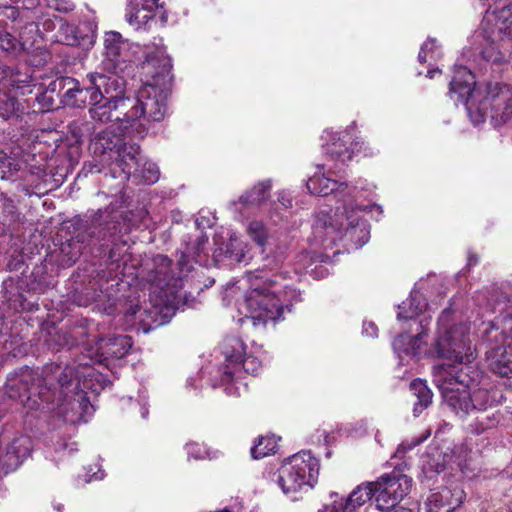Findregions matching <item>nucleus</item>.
I'll return each mask as SVG.
<instances>
[{
  "label": "nucleus",
  "instance_id": "1",
  "mask_svg": "<svg viewBox=\"0 0 512 512\" xmlns=\"http://www.w3.org/2000/svg\"><path fill=\"white\" fill-rule=\"evenodd\" d=\"M433 350L439 358L454 360L433 367V382L444 402L461 417L492 409L497 401L495 391L481 383V372L471 363L474 353L470 345L469 326L452 324L451 312L445 309L438 320Z\"/></svg>",
  "mask_w": 512,
  "mask_h": 512
},
{
  "label": "nucleus",
  "instance_id": "2",
  "mask_svg": "<svg viewBox=\"0 0 512 512\" xmlns=\"http://www.w3.org/2000/svg\"><path fill=\"white\" fill-rule=\"evenodd\" d=\"M94 378L100 383L101 375L88 362L78 365L49 364L44 367V383L47 391H40L44 411H56L64 422L77 424L87 422L93 413V406L87 397L88 390L98 392ZM101 389L102 384H99Z\"/></svg>",
  "mask_w": 512,
  "mask_h": 512
},
{
  "label": "nucleus",
  "instance_id": "3",
  "mask_svg": "<svg viewBox=\"0 0 512 512\" xmlns=\"http://www.w3.org/2000/svg\"><path fill=\"white\" fill-rule=\"evenodd\" d=\"M171 69V59L163 47L157 46L146 53L142 70L148 79L136 97H129L128 108L123 112L122 126L127 133L142 139L152 122L164 119L173 81Z\"/></svg>",
  "mask_w": 512,
  "mask_h": 512
},
{
  "label": "nucleus",
  "instance_id": "4",
  "mask_svg": "<svg viewBox=\"0 0 512 512\" xmlns=\"http://www.w3.org/2000/svg\"><path fill=\"white\" fill-rule=\"evenodd\" d=\"M288 271L256 270L247 274L249 288L242 300L235 305L244 317L241 324L251 323L255 328H265L268 323H275L283 318L294 302L300 300V292L291 286L287 279Z\"/></svg>",
  "mask_w": 512,
  "mask_h": 512
},
{
  "label": "nucleus",
  "instance_id": "5",
  "mask_svg": "<svg viewBox=\"0 0 512 512\" xmlns=\"http://www.w3.org/2000/svg\"><path fill=\"white\" fill-rule=\"evenodd\" d=\"M448 96L455 104L465 105L474 125L489 121L500 128L512 119V85L488 82L476 86L472 65L455 64Z\"/></svg>",
  "mask_w": 512,
  "mask_h": 512
},
{
  "label": "nucleus",
  "instance_id": "6",
  "mask_svg": "<svg viewBox=\"0 0 512 512\" xmlns=\"http://www.w3.org/2000/svg\"><path fill=\"white\" fill-rule=\"evenodd\" d=\"M355 127V122L345 131L334 132L326 129L322 138L326 141L324 153L327 163L318 166V171L311 176L306 187L311 194L328 196L334 194L341 197V206L346 201H354L355 186H349L342 181L347 162L351 161L355 152H363L365 156H372V148L360 138H353L350 129Z\"/></svg>",
  "mask_w": 512,
  "mask_h": 512
},
{
  "label": "nucleus",
  "instance_id": "7",
  "mask_svg": "<svg viewBox=\"0 0 512 512\" xmlns=\"http://www.w3.org/2000/svg\"><path fill=\"white\" fill-rule=\"evenodd\" d=\"M121 213L105 208L95 212L84 228L60 246L61 262L70 266L76 262L86 247L96 248L99 255L107 264L116 265L120 269V262L125 265L130 254L127 241L121 234Z\"/></svg>",
  "mask_w": 512,
  "mask_h": 512
},
{
  "label": "nucleus",
  "instance_id": "8",
  "mask_svg": "<svg viewBox=\"0 0 512 512\" xmlns=\"http://www.w3.org/2000/svg\"><path fill=\"white\" fill-rule=\"evenodd\" d=\"M208 237L205 234L196 237L187 236L178 250L179 258L177 262L178 272L171 269L172 262L166 256L158 254L153 259L154 270L151 275L152 293L159 297L157 305L166 306V309L172 314L175 313V305L178 304L179 294L182 288V279L193 269V264L207 267L211 262L218 264L225 257V244L215 248L212 259L210 260L206 252Z\"/></svg>",
  "mask_w": 512,
  "mask_h": 512
},
{
  "label": "nucleus",
  "instance_id": "9",
  "mask_svg": "<svg viewBox=\"0 0 512 512\" xmlns=\"http://www.w3.org/2000/svg\"><path fill=\"white\" fill-rule=\"evenodd\" d=\"M133 136V133H127L123 128V134L118 135L111 128L99 132L91 138L89 149L93 156L94 164L91 167L92 173H102L106 167L110 169L111 176L117 178L119 173L121 180H130L133 174L138 171L143 157L140 153V147L136 143H131L127 138Z\"/></svg>",
  "mask_w": 512,
  "mask_h": 512
},
{
  "label": "nucleus",
  "instance_id": "10",
  "mask_svg": "<svg viewBox=\"0 0 512 512\" xmlns=\"http://www.w3.org/2000/svg\"><path fill=\"white\" fill-rule=\"evenodd\" d=\"M470 48L464 50L463 57L467 61L475 63L480 70H486L492 66V62L484 57L482 50L489 53L502 50L507 55L512 51V5L493 11H486L481 25L470 37Z\"/></svg>",
  "mask_w": 512,
  "mask_h": 512
},
{
  "label": "nucleus",
  "instance_id": "11",
  "mask_svg": "<svg viewBox=\"0 0 512 512\" xmlns=\"http://www.w3.org/2000/svg\"><path fill=\"white\" fill-rule=\"evenodd\" d=\"M90 329L87 324H76L66 329L57 331L51 338L54 346L58 349H71L82 345L90 358L91 364L99 363L110 367L113 360H120L125 357L132 348V338L127 335H114L107 339H99L96 346L90 345Z\"/></svg>",
  "mask_w": 512,
  "mask_h": 512
},
{
  "label": "nucleus",
  "instance_id": "12",
  "mask_svg": "<svg viewBox=\"0 0 512 512\" xmlns=\"http://www.w3.org/2000/svg\"><path fill=\"white\" fill-rule=\"evenodd\" d=\"M501 316L496 321L483 323L482 332L485 355L490 370L501 376L512 375V313L497 303Z\"/></svg>",
  "mask_w": 512,
  "mask_h": 512
},
{
  "label": "nucleus",
  "instance_id": "13",
  "mask_svg": "<svg viewBox=\"0 0 512 512\" xmlns=\"http://www.w3.org/2000/svg\"><path fill=\"white\" fill-rule=\"evenodd\" d=\"M361 208L354 201L338 206L334 216L320 213L318 223L323 224L326 235H331L332 241L344 240L355 249L361 248L370 238L369 225L361 219Z\"/></svg>",
  "mask_w": 512,
  "mask_h": 512
},
{
  "label": "nucleus",
  "instance_id": "14",
  "mask_svg": "<svg viewBox=\"0 0 512 512\" xmlns=\"http://www.w3.org/2000/svg\"><path fill=\"white\" fill-rule=\"evenodd\" d=\"M319 461L310 451H301L287 459L277 472V483L284 494L293 495L314 487Z\"/></svg>",
  "mask_w": 512,
  "mask_h": 512
},
{
  "label": "nucleus",
  "instance_id": "15",
  "mask_svg": "<svg viewBox=\"0 0 512 512\" xmlns=\"http://www.w3.org/2000/svg\"><path fill=\"white\" fill-rule=\"evenodd\" d=\"M93 85L100 89L101 99H95L89 107L90 117L100 123L112 120V112L120 110L123 114L129 105V97L125 96V81L116 73L109 72L108 78L93 80Z\"/></svg>",
  "mask_w": 512,
  "mask_h": 512
},
{
  "label": "nucleus",
  "instance_id": "16",
  "mask_svg": "<svg viewBox=\"0 0 512 512\" xmlns=\"http://www.w3.org/2000/svg\"><path fill=\"white\" fill-rule=\"evenodd\" d=\"M46 387L44 369L39 376L33 370L26 368L7 377L5 393L10 399L19 401L28 411L44 410L45 401L39 398V392L41 390L46 392Z\"/></svg>",
  "mask_w": 512,
  "mask_h": 512
},
{
  "label": "nucleus",
  "instance_id": "17",
  "mask_svg": "<svg viewBox=\"0 0 512 512\" xmlns=\"http://www.w3.org/2000/svg\"><path fill=\"white\" fill-rule=\"evenodd\" d=\"M98 78H108V73H89L83 80L82 85L74 78L61 77L51 82L49 89L53 92L58 91L59 93L64 90L61 94V102L65 106L82 108L86 105L90 106L97 97L101 99L100 89H97L96 85L92 84L94 82L93 80H98Z\"/></svg>",
  "mask_w": 512,
  "mask_h": 512
},
{
  "label": "nucleus",
  "instance_id": "18",
  "mask_svg": "<svg viewBox=\"0 0 512 512\" xmlns=\"http://www.w3.org/2000/svg\"><path fill=\"white\" fill-rule=\"evenodd\" d=\"M245 344L237 336H228L222 343V353L226 364L223 368L222 382L227 383L244 370L246 373L257 375L261 369V361L252 355H246Z\"/></svg>",
  "mask_w": 512,
  "mask_h": 512
},
{
  "label": "nucleus",
  "instance_id": "19",
  "mask_svg": "<svg viewBox=\"0 0 512 512\" xmlns=\"http://www.w3.org/2000/svg\"><path fill=\"white\" fill-rule=\"evenodd\" d=\"M465 453L463 446H456L449 452H443L434 449L431 452L425 453L421 458V470L424 476L428 479L435 477L450 466L454 470V465L460 470L463 476H474L473 469L466 458L462 457Z\"/></svg>",
  "mask_w": 512,
  "mask_h": 512
},
{
  "label": "nucleus",
  "instance_id": "20",
  "mask_svg": "<svg viewBox=\"0 0 512 512\" xmlns=\"http://www.w3.org/2000/svg\"><path fill=\"white\" fill-rule=\"evenodd\" d=\"M167 13L159 0H129L125 9V20L135 30H150L153 26H164Z\"/></svg>",
  "mask_w": 512,
  "mask_h": 512
},
{
  "label": "nucleus",
  "instance_id": "21",
  "mask_svg": "<svg viewBox=\"0 0 512 512\" xmlns=\"http://www.w3.org/2000/svg\"><path fill=\"white\" fill-rule=\"evenodd\" d=\"M376 482V503L380 510L389 509L401 501L410 491L412 479L406 475L392 472L381 476Z\"/></svg>",
  "mask_w": 512,
  "mask_h": 512
},
{
  "label": "nucleus",
  "instance_id": "22",
  "mask_svg": "<svg viewBox=\"0 0 512 512\" xmlns=\"http://www.w3.org/2000/svg\"><path fill=\"white\" fill-rule=\"evenodd\" d=\"M377 493L376 482L361 483L346 498L340 497L337 492H331L332 502L318 512H358L366 502L372 498L376 500Z\"/></svg>",
  "mask_w": 512,
  "mask_h": 512
},
{
  "label": "nucleus",
  "instance_id": "23",
  "mask_svg": "<svg viewBox=\"0 0 512 512\" xmlns=\"http://www.w3.org/2000/svg\"><path fill=\"white\" fill-rule=\"evenodd\" d=\"M13 5L0 7V17L11 22L26 23L29 32L39 33L40 19L44 17L41 0H10Z\"/></svg>",
  "mask_w": 512,
  "mask_h": 512
},
{
  "label": "nucleus",
  "instance_id": "24",
  "mask_svg": "<svg viewBox=\"0 0 512 512\" xmlns=\"http://www.w3.org/2000/svg\"><path fill=\"white\" fill-rule=\"evenodd\" d=\"M464 498L465 492L460 485L442 487L428 495L417 512H454Z\"/></svg>",
  "mask_w": 512,
  "mask_h": 512
},
{
  "label": "nucleus",
  "instance_id": "25",
  "mask_svg": "<svg viewBox=\"0 0 512 512\" xmlns=\"http://www.w3.org/2000/svg\"><path fill=\"white\" fill-rule=\"evenodd\" d=\"M5 16L0 17V28H3L7 25ZM13 28L19 30L20 40L16 39L10 33H1L0 32V50L7 52L11 55H17L24 49V45L30 41H34L35 36L39 33H31L29 32V28L26 27V23H17L12 22Z\"/></svg>",
  "mask_w": 512,
  "mask_h": 512
},
{
  "label": "nucleus",
  "instance_id": "26",
  "mask_svg": "<svg viewBox=\"0 0 512 512\" xmlns=\"http://www.w3.org/2000/svg\"><path fill=\"white\" fill-rule=\"evenodd\" d=\"M426 326L427 324L424 323V320H421L417 323V334L415 336H411L405 332L395 338L393 341V349L401 361L404 356L415 357L420 354L423 337L427 332Z\"/></svg>",
  "mask_w": 512,
  "mask_h": 512
},
{
  "label": "nucleus",
  "instance_id": "27",
  "mask_svg": "<svg viewBox=\"0 0 512 512\" xmlns=\"http://www.w3.org/2000/svg\"><path fill=\"white\" fill-rule=\"evenodd\" d=\"M31 71L26 64L15 67L8 66L0 61V86L3 88H23L31 82Z\"/></svg>",
  "mask_w": 512,
  "mask_h": 512
},
{
  "label": "nucleus",
  "instance_id": "28",
  "mask_svg": "<svg viewBox=\"0 0 512 512\" xmlns=\"http://www.w3.org/2000/svg\"><path fill=\"white\" fill-rule=\"evenodd\" d=\"M426 307V299L418 290L413 289L409 298L398 306L399 311L397 313V319L399 321L414 320L426 309Z\"/></svg>",
  "mask_w": 512,
  "mask_h": 512
},
{
  "label": "nucleus",
  "instance_id": "29",
  "mask_svg": "<svg viewBox=\"0 0 512 512\" xmlns=\"http://www.w3.org/2000/svg\"><path fill=\"white\" fill-rule=\"evenodd\" d=\"M410 390L417 399L413 407L414 416H419L431 404L432 392L426 382L421 379L413 380L410 384Z\"/></svg>",
  "mask_w": 512,
  "mask_h": 512
},
{
  "label": "nucleus",
  "instance_id": "30",
  "mask_svg": "<svg viewBox=\"0 0 512 512\" xmlns=\"http://www.w3.org/2000/svg\"><path fill=\"white\" fill-rule=\"evenodd\" d=\"M127 44L122 38V35L115 31H110L105 34L104 49L107 58L114 64L120 62V59L125 51Z\"/></svg>",
  "mask_w": 512,
  "mask_h": 512
},
{
  "label": "nucleus",
  "instance_id": "31",
  "mask_svg": "<svg viewBox=\"0 0 512 512\" xmlns=\"http://www.w3.org/2000/svg\"><path fill=\"white\" fill-rule=\"evenodd\" d=\"M133 176L130 178L135 184H147L151 185L158 181L160 172L157 165L151 161L145 160L144 158L140 162Z\"/></svg>",
  "mask_w": 512,
  "mask_h": 512
},
{
  "label": "nucleus",
  "instance_id": "32",
  "mask_svg": "<svg viewBox=\"0 0 512 512\" xmlns=\"http://www.w3.org/2000/svg\"><path fill=\"white\" fill-rule=\"evenodd\" d=\"M271 183L269 180L259 182L250 191L240 196L239 202L244 205H258L267 199Z\"/></svg>",
  "mask_w": 512,
  "mask_h": 512
},
{
  "label": "nucleus",
  "instance_id": "33",
  "mask_svg": "<svg viewBox=\"0 0 512 512\" xmlns=\"http://www.w3.org/2000/svg\"><path fill=\"white\" fill-rule=\"evenodd\" d=\"M502 416L499 411L481 412L471 424L473 431L477 434L484 433L485 431L495 428L501 421Z\"/></svg>",
  "mask_w": 512,
  "mask_h": 512
},
{
  "label": "nucleus",
  "instance_id": "34",
  "mask_svg": "<svg viewBox=\"0 0 512 512\" xmlns=\"http://www.w3.org/2000/svg\"><path fill=\"white\" fill-rule=\"evenodd\" d=\"M278 447L275 436L258 438L257 443L251 448V455L254 459H261L276 452Z\"/></svg>",
  "mask_w": 512,
  "mask_h": 512
},
{
  "label": "nucleus",
  "instance_id": "35",
  "mask_svg": "<svg viewBox=\"0 0 512 512\" xmlns=\"http://www.w3.org/2000/svg\"><path fill=\"white\" fill-rule=\"evenodd\" d=\"M59 30L56 34V40L69 46L79 44V36L77 28L64 21L63 19L58 20Z\"/></svg>",
  "mask_w": 512,
  "mask_h": 512
},
{
  "label": "nucleus",
  "instance_id": "36",
  "mask_svg": "<svg viewBox=\"0 0 512 512\" xmlns=\"http://www.w3.org/2000/svg\"><path fill=\"white\" fill-rule=\"evenodd\" d=\"M248 236L261 248H263L268 241L269 233L267 227L262 221L253 220L247 226Z\"/></svg>",
  "mask_w": 512,
  "mask_h": 512
},
{
  "label": "nucleus",
  "instance_id": "37",
  "mask_svg": "<svg viewBox=\"0 0 512 512\" xmlns=\"http://www.w3.org/2000/svg\"><path fill=\"white\" fill-rule=\"evenodd\" d=\"M225 257L234 262H242L245 260V250L238 237L231 236L225 243Z\"/></svg>",
  "mask_w": 512,
  "mask_h": 512
},
{
  "label": "nucleus",
  "instance_id": "38",
  "mask_svg": "<svg viewBox=\"0 0 512 512\" xmlns=\"http://www.w3.org/2000/svg\"><path fill=\"white\" fill-rule=\"evenodd\" d=\"M440 56L441 51L437 45V40L435 38H428L420 48L418 60L420 63L426 62L427 58L437 61Z\"/></svg>",
  "mask_w": 512,
  "mask_h": 512
},
{
  "label": "nucleus",
  "instance_id": "39",
  "mask_svg": "<svg viewBox=\"0 0 512 512\" xmlns=\"http://www.w3.org/2000/svg\"><path fill=\"white\" fill-rule=\"evenodd\" d=\"M319 258H321L320 254H316L314 252L305 251L300 253L297 256V262H296V273H307V270H310L318 261Z\"/></svg>",
  "mask_w": 512,
  "mask_h": 512
},
{
  "label": "nucleus",
  "instance_id": "40",
  "mask_svg": "<svg viewBox=\"0 0 512 512\" xmlns=\"http://www.w3.org/2000/svg\"><path fill=\"white\" fill-rule=\"evenodd\" d=\"M482 54L486 59L492 62V66H496L497 68H501L506 64H512V50L509 55L502 50H497V52L491 53H489L488 50H482Z\"/></svg>",
  "mask_w": 512,
  "mask_h": 512
},
{
  "label": "nucleus",
  "instance_id": "41",
  "mask_svg": "<svg viewBox=\"0 0 512 512\" xmlns=\"http://www.w3.org/2000/svg\"><path fill=\"white\" fill-rule=\"evenodd\" d=\"M42 8L44 6L58 12L69 13L74 10L75 5L70 0H41Z\"/></svg>",
  "mask_w": 512,
  "mask_h": 512
},
{
  "label": "nucleus",
  "instance_id": "42",
  "mask_svg": "<svg viewBox=\"0 0 512 512\" xmlns=\"http://www.w3.org/2000/svg\"><path fill=\"white\" fill-rule=\"evenodd\" d=\"M93 128V125L90 122H81V123H73L71 126V131L75 138H77L78 141H83L84 138L91 136V130Z\"/></svg>",
  "mask_w": 512,
  "mask_h": 512
},
{
  "label": "nucleus",
  "instance_id": "43",
  "mask_svg": "<svg viewBox=\"0 0 512 512\" xmlns=\"http://www.w3.org/2000/svg\"><path fill=\"white\" fill-rule=\"evenodd\" d=\"M185 449L189 458L198 460L207 456L205 447L196 442L186 444Z\"/></svg>",
  "mask_w": 512,
  "mask_h": 512
},
{
  "label": "nucleus",
  "instance_id": "44",
  "mask_svg": "<svg viewBox=\"0 0 512 512\" xmlns=\"http://www.w3.org/2000/svg\"><path fill=\"white\" fill-rule=\"evenodd\" d=\"M324 262V256L321 255L319 261L310 270H307V274L312 276L314 279L325 278L329 274V270L325 265H323Z\"/></svg>",
  "mask_w": 512,
  "mask_h": 512
},
{
  "label": "nucleus",
  "instance_id": "45",
  "mask_svg": "<svg viewBox=\"0 0 512 512\" xmlns=\"http://www.w3.org/2000/svg\"><path fill=\"white\" fill-rule=\"evenodd\" d=\"M240 294V288L236 285L226 287L223 295V302L225 305H230L231 300Z\"/></svg>",
  "mask_w": 512,
  "mask_h": 512
},
{
  "label": "nucleus",
  "instance_id": "46",
  "mask_svg": "<svg viewBox=\"0 0 512 512\" xmlns=\"http://www.w3.org/2000/svg\"><path fill=\"white\" fill-rule=\"evenodd\" d=\"M136 405L139 407L141 417L143 419H146L148 416V408H147V395L144 392L139 393V399L137 400Z\"/></svg>",
  "mask_w": 512,
  "mask_h": 512
},
{
  "label": "nucleus",
  "instance_id": "47",
  "mask_svg": "<svg viewBox=\"0 0 512 512\" xmlns=\"http://www.w3.org/2000/svg\"><path fill=\"white\" fill-rule=\"evenodd\" d=\"M363 334H365L368 337H372V338L377 337L378 328L375 325V323L365 321L363 323Z\"/></svg>",
  "mask_w": 512,
  "mask_h": 512
},
{
  "label": "nucleus",
  "instance_id": "48",
  "mask_svg": "<svg viewBox=\"0 0 512 512\" xmlns=\"http://www.w3.org/2000/svg\"><path fill=\"white\" fill-rule=\"evenodd\" d=\"M44 16H48V14L44 13ZM59 19L60 18L54 16L53 19L43 17L40 20H43L42 26H43L45 31H52V30L55 29L56 25L58 24V20Z\"/></svg>",
  "mask_w": 512,
  "mask_h": 512
},
{
  "label": "nucleus",
  "instance_id": "49",
  "mask_svg": "<svg viewBox=\"0 0 512 512\" xmlns=\"http://www.w3.org/2000/svg\"><path fill=\"white\" fill-rule=\"evenodd\" d=\"M278 201L285 209L292 207V198L287 191H282L278 194Z\"/></svg>",
  "mask_w": 512,
  "mask_h": 512
},
{
  "label": "nucleus",
  "instance_id": "50",
  "mask_svg": "<svg viewBox=\"0 0 512 512\" xmlns=\"http://www.w3.org/2000/svg\"><path fill=\"white\" fill-rule=\"evenodd\" d=\"M104 478V472L100 469H98L97 472H95L92 476H89V478L86 480L87 482H90L92 480H102Z\"/></svg>",
  "mask_w": 512,
  "mask_h": 512
},
{
  "label": "nucleus",
  "instance_id": "51",
  "mask_svg": "<svg viewBox=\"0 0 512 512\" xmlns=\"http://www.w3.org/2000/svg\"><path fill=\"white\" fill-rule=\"evenodd\" d=\"M388 512H413L412 509L405 508L403 506H390Z\"/></svg>",
  "mask_w": 512,
  "mask_h": 512
},
{
  "label": "nucleus",
  "instance_id": "52",
  "mask_svg": "<svg viewBox=\"0 0 512 512\" xmlns=\"http://www.w3.org/2000/svg\"><path fill=\"white\" fill-rule=\"evenodd\" d=\"M337 198H338V201H339V203H340V204H339V206H341V204H342V202L340 201V198H341V197H337ZM337 207H338V205L335 207V210H334V211H333V209H330V212L335 213V211H336V208H337ZM320 213L328 214L329 216H331V214H330V213H328V212L320 211V212L318 213V215H317V219L319 218ZM332 216H334V214H332ZM316 224H317V227H322V228H323V224H322V223H320V224H319V223H318V220L316 221Z\"/></svg>",
  "mask_w": 512,
  "mask_h": 512
},
{
  "label": "nucleus",
  "instance_id": "53",
  "mask_svg": "<svg viewBox=\"0 0 512 512\" xmlns=\"http://www.w3.org/2000/svg\"><path fill=\"white\" fill-rule=\"evenodd\" d=\"M478 263V257L475 254H469L468 257V266H473Z\"/></svg>",
  "mask_w": 512,
  "mask_h": 512
},
{
  "label": "nucleus",
  "instance_id": "54",
  "mask_svg": "<svg viewBox=\"0 0 512 512\" xmlns=\"http://www.w3.org/2000/svg\"><path fill=\"white\" fill-rule=\"evenodd\" d=\"M71 445H72V444H69V443H67V442H63V443H61V444H60V446H59V447H57L55 450H56V452H58V453H59V452H61V451L65 452V451H66V450H67Z\"/></svg>",
  "mask_w": 512,
  "mask_h": 512
},
{
  "label": "nucleus",
  "instance_id": "55",
  "mask_svg": "<svg viewBox=\"0 0 512 512\" xmlns=\"http://www.w3.org/2000/svg\"><path fill=\"white\" fill-rule=\"evenodd\" d=\"M21 308H22L23 310H29V311H32V310H33V308H34V305H33L32 303H30V302H27V303H26V302H23V303H21Z\"/></svg>",
  "mask_w": 512,
  "mask_h": 512
},
{
  "label": "nucleus",
  "instance_id": "56",
  "mask_svg": "<svg viewBox=\"0 0 512 512\" xmlns=\"http://www.w3.org/2000/svg\"><path fill=\"white\" fill-rule=\"evenodd\" d=\"M441 71L438 69V68H435V69H429L428 72H427V77L428 78H433L435 76L436 73H440Z\"/></svg>",
  "mask_w": 512,
  "mask_h": 512
},
{
  "label": "nucleus",
  "instance_id": "57",
  "mask_svg": "<svg viewBox=\"0 0 512 512\" xmlns=\"http://www.w3.org/2000/svg\"><path fill=\"white\" fill-rule=\"evenodd\" d=\"M138 310H139V307H138V306L131 307V309L129 310V312H128V313H129V315H130V316H134V315H136V313L138 312Z\"/></svg>",
  "mask_w": 512,
  "mask_h": 512
},
{
  "label": "nucleus",
  "instance_id": "58",
  "mask_svg": "<svg viewBox=\"0 0 512 512\" xmlns=\"http://www.w3.org/2000/svg\"><path fill=\"white\" fill-rule=\"evenodd\" d=\"M5 360H6V357L4 355H0V369L2 368Z\"/></svg>",
  "mask_w": 512,
  "mask_h": 512
},
{
  "label": "nucleus",
  "instance_id": "59",
  "mask_svg": "<svg viewBox=\"0 0 512 512\" xmlns=\"http://www.w3.org/2000/svg\"><path fill=\"white\" fill-rule=\"evenodd\" d=\"M376 208L379 211V213H382V208L380 206H376Z\"/></svg>",
  "mask_w": 512,
  "mask_h": 512
},
{
  "label": "nucleus",
  "instance_id": "60",
  "mask_svg": "<svg viewBox=\"0 0 512 512\" xmlns=\"http://www.w3.org/2000/svg\"><path fill=\"white\" fill-rule=\"evenodd\" d=\"M55 508H56L58 511H61L62 506L58 505V506H56Z\"/></svg>",
  "mask_w": 512,
  "mask_h": 512
},
{
  "label": "nucleus",
  "instance_id": "61",
  "mask_svg": "<svg viewBox=\"0 0 512 512\" xmlns=\"http://www.w3.org/2000/svg\"><path fill=\"white\" fill-rule=\"evenodd\" d=\"M124 269H125V267L121 271H119L123 275L125 274Z\"/></svg>",
  "mask_w": 512,
  "mask_h": 512
},
{
  "label": "nucleus",
  "instance_id": "62",
  "mask_svg": "<svg viewBox=\"0 0 512 512\" xmlns=\"http://www.w3.org/2000/svg\"><path fill=\"white\" fill-rule=\"evenodd\" d=\"M507 512H512V508H511V509H509Z\"/></svg>",
  "mask_w": 512,
  "mask_h": 512
}]
</instances>
